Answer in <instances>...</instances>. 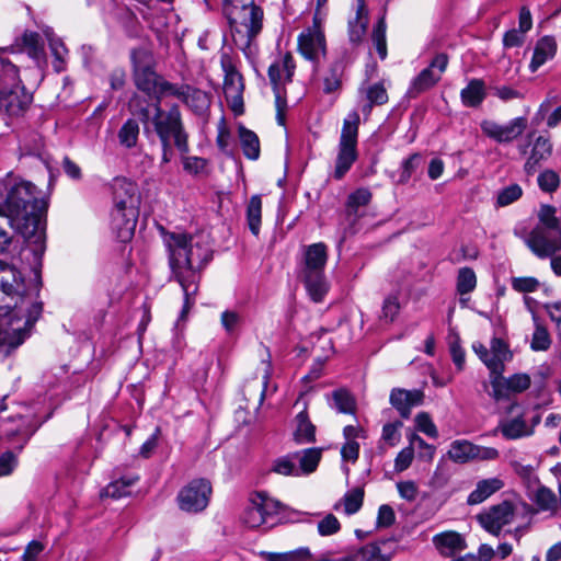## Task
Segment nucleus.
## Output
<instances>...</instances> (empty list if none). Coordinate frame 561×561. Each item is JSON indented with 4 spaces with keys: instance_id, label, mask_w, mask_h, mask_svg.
Wrapping results in <instances>:
<instances>
[{
    "instance_id": "1",
    "label": "nucleus",
    "mask_w": 561,
    "mask_h": 561,
    "mask_svg": "<svg viewBox=\"0 0 561 561\" xmlns=\"http://www.w3.org/2000/svg\"><path fill=\"white\" fill-rule=\"evenodd\" d=\"M33 255V279L25 280L23 273L12 263L0 260V317L9 318L10 322L23 320L27 329H32L43 312L39 291L43 286L42 267L46 243L42 237L31 241Z\"/></svg>"
},
{
    "instance_id": "2",
    "label": "nucleus",
    "mask_w": 561,
    "mask_h": 561,
    "mask_svg": "<svg viewBox=\"0 0 561 561\" xmlns=\"http://www.w3.org/2000/svg\"><path fill=\"white\" fill-rule=\"evenodd\" d=\"M171 271L170 280L176 282L184 294L180 320H184L195 304L203 271L211 261L210 248L186 233H169L164 240Z\"/></svg>"
},
{
    "instance_id": "3",
    "label": "nucleus",
    "mask_w": 561,
    "mask_h": 561,
    "mask_svg": "<svg viewBox=\"0 0 561 561\" xmlns=\"http://www.w3.org/2000/svg\"><path fill=\"white\" fill-rule=\"evenodd\" d=\"M4 203L0 205V216L7 218V225L16 227V230L31 243L42 237L46 243L43 216L46 211V202L38 197L36 186L20 180L8 184Z\"/></svg>"
},
{
    "instance_id": "4",
    "label": "nucleus",
    "mask_w": 561,
    "mask_h": 561,
    "mask_svg": "<svg viewBox=\"0 0 561 561\" xmlns=\"http://www.w3.org/2000/svg\"><path fill=\"white\" fill-rule=\"evenodd\" d=\"M128 108L142 123L146 134L153 131L160 142H173L181 154L188 153V134L176 104L163 110L161 105L150 104L139 93H134L129 99Z\"/></svg>"
},
{
    "instance_id": "5",
    "label": "nucleus",
    "mask_w": 561,
    "mask_h": 561,
    "mask_svg": "<svg viewBox=\"0 0 561 561\" xmlns=\"http://www.w3.org/2000/svg\"><path fill=\"white\" fill-rule=\"evenodd\" d=\"M524 242L539 259H547L561 251V220L557 208L542 204L538 211V224L524 237Z\"/></svg>"
},
{
    "instance_id": "6",
    "label": "nucleus",
    "mask_w": 561,
    "mask_h": 561,
    "mask_svg": "<svg viewBox=\"0 0 561 561\" xmlns=\"http://www.w3.org/2000/svg\"><path fill=\"white\" fill-rule=\"evenodd\" d=\"M32 100V94L21 84L18 67L0 58V111L9 116L23 115Z\"/></svg>"
},
{
    "instance_id": "7",
    "label": "nucleus",
    "mask_w": 561,
    "mask_h": 561,
    "mask_svg": "<svg viewBox=\"0 0 561 561\" xmlns=\"http://www.w3.org/2000/svg\"><path fill=\"white\" fill-rule=\"evenodd\" d=\"M131 77L136 89L149 103H152L159 89L162 75L156 70L157 60L149 45L134 47L129 53Z\"/></svg>"
},
{
    "instance_id": "8",
    "label": "nucleus",
    "mask_w": 561,
    "mask_h": 561,
    "mask_svg": "<svg viewBox=\"0 0 561 561\" xmlns=\"http://www.w3.org/2000/svg\"><path fill=\"white\" fill-rule=\"evenodd\" d=\"M327 245L322 242L309 245L305 251L302 278L306 289L314 302H321L329 290L324 276Z\"/></svg>"
},
{
    "instance_id": "9",
    "label": "nucleus",
    "mask_w": 561,
    "mask_h": 561,
    "mask_svg": "<svg viewBox=\"0 0 561 561\" xmlns=\"http://www.w3.org/2000/svg\"><path fill=\"white\" fill-rule=\"evenodd\" d=\"M264 12L261 7L253 4L244 10L228 13V22L233 44L247 54L252 42L263 28Z\"/></svg>"
},
{
    "instance_id": "10",
    "label": "nucleus",
    "mask_w": 561,
    "mask_h": 561,
    "mask_svg": "<svg viewBox=\"0 0 561 561\" xmlns=\"http://www.w3.org/2000/svg\"><path fill=\"white\" fill-rule=\"evenodd\" d=\"M359 122V114L356 111L351 112L343 122L333 172L335 180H342L358 158Z\"/></svg>"
},
{
    "instance_id": "11",
    "label": "nucleus",
    "mask_w": 561,
    "mask_h": 561,
    "mask_svg": "<svg viewBox=\"0 0 561 561\" xmlns=\"http://www.w3.org/2000/svg\"><path fill=\"white\" fill-rule=\"evenodd\" d=\"M211 492L209 480L204 478L192 480L178 493L180 510L190 514L203 512L208 506Z\"/></svg>"
},
{
    "instance_id": "12",
    "label": "nucleus",
    "mask_w": 561,
    "mask_h": 561,
    "mask_svg": "<svg viewBox=\"0 0 561 561\" xmlns=\"http://www.w3.org/2000/svg\"><path fill=\"white\" fill-rule=\"evenodd\" d=\"M448 65V55L445 53L437 54L428 67L423 69L411 82L407 95L410 99H415L420 94L428 91L435 87L442 79Z\"/></svg>"
},
{
    "instance_id": "13",
    "label": "nucleus",
    "mask_w": 561,
    "mask_h": 561,
    "mask_svg": "<svg viewBox=\"0 0 561 561\" xmlns=\"http://www.w3.org/2000/svg\"><path fill=\"white\" fill-rule=\"evenodd\" d=\"M528 126V119L519 116L511 119L505 125H500L493 121H483L481 129L485 136L500 144H508L523 135Z\"/></svg>"
},
{
    "instance_id": "14",
    "label": "nucleus",
    "mask_w": 561,
    "mask_h": 561,
    "mask_svg": "<svg viewBox=\"0 0 561 561\" xmlns=\"http://www.w3.org/2000/svg\"><path fill=\"white\" fill-rule=\"evenodd\" d=\"M298 50L307 60L313 64H319L320 55L325 54V36L317 19L313 20L312 26L307 27L299 34Z\"/></svg>"
},
{
    "instance_id": "15",
    "label": "nucleus",
    "mask_w": 561,
    "mask_h": 561,
    "mask_svg": "<svg viewBox=\"0 0 561 561\" xmlns=\"http://www.w3.org/2000/svg\"><path fill=\"white\" fill-rule=\"evenodd\" d=\"M514 517V508L511 502L503 501L493 505L488 511L477 516L480 525L490 534L499 536L502 528L510 524Z\"/></svg>"
},
{
    "instance_id": "16",
    "label": "nucleus",
    "mask_w": 561,
    "mask_h": 561,
    "mask_svg": "<svg viewBox=\"0 0 561 561\" xmlns=\"http://www.w3.org/2000/svg\"><path fill=\"white\" fill-rule=\"evenodd\" d=\"M114 208L139 210L140 193L135 182L126 178H115L112 183Z\"/></svg>"
},
{
    "instance_id": "17",
    "label": "nucleus",
    "mask_w": 561,
    "mask_h": 561,
    "mask_svg": "<svg viewBox=\"0 0 561 561\" xmlns=\"http://www.w3.org/2000/svg\"><path fill=\"white\" fill-rule=\"evenodd\" d=\"M389 401L402 419H409L411 410L423 404L424 392L420 389L393 388L390 392Z\"/></svg>"
},
{
    "instance_id": "18",
    "label": "nucleus",
    "mask_w": 561,
    "mask_h": 561,
    "mask_svg": "<svg viewBox=\"0 0 561 561\" xmlns=\"http://www.w3.org/2000/svg\"><path fill=\"white\" fill-rule=\"evenodd\" d=\"M139 210L114 208L111 214V228L121 242L129 241L135 232Z\"/></svg>"
},
{
    "instance_id": "19",
    "label": "nucleus",
    "mask_w": 561,
    "mask_h": 561,
    "mask_svg": "<svg viewBox=\"0 0 561 561\" xmlns=\"http://www.w3.org/2000/svg\"><path fill=\"white\" fill-rule=\"evenodd\" d=\"M432 541L437 551L445 558H451L467 548L463 536L453 530L436 534Z\"/></svg>"
},
{
    "instance_id": "20",
    "label": "nucleus",
    "mask_w": 561,
    "mask_h": 561,
    "mask_svg": "<svg viewBox=\"0 0 561 561\" xmlns=\"http://www.w3.org/2000/svg\"><path fill=\"white\" fill-rule=\"evenodd\" d=\"M552 153V144L549 138L539 136L535 139L530 154L525 162L524 170L527 175L537 172L541 162L546 161Z\"/></svg>"
},
{
    "instance_id": "21",
    "label": "nucleus",
    "mask_w": 561,
    "mask_h": 561,
    "mask_svg": "<svg viewBox=\"0 0 561 561\" xmlns=\"http://www.w3.org/2000/svg\"><path fill=\"white\" fill-rule=\"evenodd\" d=\"M501 433L505 439L513 440L522 437L531 436L534 434L533 427H528L524 416L517 415L511 420H502L499 425L493 430L492 434Z\"/></svg>"
},
{
    "instance_id": "22",
    "label": "nucleus",
    "mask_w": 561,
    "mask_h": 561,
    "mask_svg": "<svg viewBox=\"0 0 561 561\" xmlns=\"http://www.w3.org/2000/svg\"><path fill=\"white\" fill-rule=\"evenodd\" d=\"M364 0H358L356 15L348 21V41L352 45L358 46L367 32L368 16Z\"/></svg>"
},
{
    "instance_id": "23",
    "label": "nucleus",
    "mask_w": 561,
    "mask_h": 561,
    "mask_svg": "<svg viewBox=\"0 0 561 561\" xmlns=\"http://www.w3.org/2000/svg\"><path fill=\"white\" fill-rule=\"evenodd\" d=\"M557 53V42L553 36L546 35L536 43L534 55L529 64L531 72L538 70L545 62L552 59Z\"/></svg>"
},
{
    "instance_id": "24",
    "label": "nucleus",
    "mask_w": 561,
    "mask_h": 561,
    "mask_svg": "<svg viewBox=\"0 0 561 561\" xmlns=\"http://www.w3.org/2000/svg\"><path fill=\"white\" fill-rule=\"evenodd\" d=\"M392 538L381 539L358 548L355 553V561H391L393 552H382L381 546L391 542Z\"/></svg>"
},
{
    "instance_id": "25",
    "label": "nucleus",
    "mask_w": 561,
    "mask_h": 561,
    "mask_svg": "<svg viewBox=\"0 0 561 561\" xmlns=\"http://www.w3.org/2000/svg\"><path fill=\"white\" fill-rule=\"evenodd\" d=\"M373 194L368 188L360 187L351 193L345 205V213L348 220L355 221L363 215L360 208L366 207L371 201Z\"/></svg>"
},
{
    "instance_id": "26",
    "label": "nucleus",
    "mask_w": 561,
    "mask_h": 561,
    "mask_svg": "<svg viewBox=\"0 0 561 561\" xmlns=\"http://www.w3.org/2000/svg\"><path fill=\"white\" fill-rule=\"evenodd\" d=\"M182 102L196 115H204L210 106L211 96L209 93L188 84V91L184 92Z\"/></svg>"
},
{
    "instance_id": "27",
    "label": "nucleus",
    "mask_w": 561,
    "mask_h": 561,
    "mask_svg": "<svg viewBox=\"0 0 561 561\" xmlns=\"http://www.w3.org/2000/svg\"><path fill=\"white\" fill-rule=\"evenodd\" d=\"M485 96V84L482 79H471L460 92L461 102L467 107L480 106Z\"/></svg>"
},
{
    "instance_id": "28",
    "label": "nucleus",
    "mask_w": 561,
    "mask_h": 561,
    "mask_svg": "<svg viewBox=\"0 0 561 561\" xmlns=\"http://www.w3.org/2000/svg\"><path fill=\"white\" fill-rule=\"evenodd\" d=\"M529 499L537 506L538 512H550L554 514L559 508L556 493L546 485L540 484Z\"/></svg>"
},
{
    "instance_id": "29",
    "label": "nucleus",
    "mask_w": 561,
    "mask_h": 561,
    "mask_svg": "<svg viewBox=\"0 0 561 561\" xmlns=\"http://www.w3.org/2000/svg\"><path fill=\"white\" fill-rule=\"evenodd\" d=\"M502 488L503 481L497 478L481 480L477 483L476 489L469 494L467 503L469 505L480 504Z\"/></svg>"
},
{
    "instance_id": "30",
    "label": "nucleus",
    "mask_w": 561,
    "mask_h": 561,
    "mask_svg": "<svg viewBox=\"0 0 561 561\" xmlns=\"http://www.w3.org/2000/svg\"><path fill=\"white\" fill-rule=\"evenodd\" d=\"M297 427L294 438L298 444H311L316 442V426L309 420L307 409L296 415Z\"/></svg>"
},
{
    "instance_id": "31",
    "label": "nucleus",
    "mask_w": 561,
    "mask_h": 561,
    "mask_svg": "<svg viewBox=\"0 0 561 561\" xmlns=\"http://www.w3.org/2000/svg\"><path fill=\"white\" fill-rule=\"evenodd\" d=\"M238 134L243 154L250 160H257L261 152L257 135L243 125L238 127Z\"/></svg>"
},
{
    "instance_id": "32",
    "label": "nucleus",
    "mask_w": 561,
    "mask_h": 561,
    "mask_svg": "<svg viewBox=\"0 0 561 561\" xmlns=\"http://www.w3.org/2000/svg\"><path fill=\"white\" fill-rule=\"evenodd\" d=\"M36 431L37 426H35L31 421L21 417L20 424L15 428L5 432V438L11 443L19 439L21 444L16 447V450L18 453H21Z\"/></svg>"
},
{
    "instance_id": "33",
    "label": "nucleus",
    "mask_w": 561,
    "mask_h": 561,
    "mask_svg": "<svg viewBox=\"0 0 561 561\" xmlns=\"http://www.w3.org/2000/svg\"><path fill=\"white\" fill-rule=\"evenodd\" d=\"M345 65L342 59H336L330 65L327 76L323 78V92L331 94L342 88V78Z\"/></svg>"
},
{
    "instance_id": "34",
    "label": "nucleus",
    "mask_w": 561,
    "mask_h": 561,
    "mask_svg": "<svg viewBox=\"0 0 561 561\" xmlns=\"http://www.w3.org/2000/svg\"><path fill=\"white\" fill-rule=\"evenodd\" d=\"M21 41L27 55L36 62H41L45 59L43 41L37 32L25 31L21 37Z\"/></svg>"
},
{
    "instance_id": "35",
    "label": "nucleus",
    "mask_w": 561,
    "mask_h": 561,
    "mask_svg": "<svg viewBox=\"0 0 561 561\" xmlns=\"http://www.w3.org/2000/svg\"><path fill=\"white\" fill-rule=\"evenodd\" d=\"M476 444L467 439H458L451 443L448 457L457 463H466L474 460Z\"/></svg>"
},
{
    "instance_id": "36",
    "label": "nucleus",
    "mask_w": 561,
    "mask_h": 561,
    "mask_svg": "<svg viewBox=\"0 0 561 561\" xmlns=\"http://www.w3.org/2000/svg\"><path fill=\"white\" fill-rule=\"evenodd\" d=\"M30 331L31 329H27L25 325L22 329H14L12 332L0 328V351L10 353L15 350L24 342Z\"/></svg>"
},
{
    "instance_id": "37",
    "label": "nucleus",
    "mask_w": 561,
    "mask_h": 561,
    "mask_svg": "<svg viewBox=\"0 0 561 561\" xmlns=\"http://www.w3.org/2000/svg\"><path fill=\"white\" fill-rule=\"evenodd\" d=\"M250 502L257 505L267 519L278 514L284 508V505L279 501L272 499L263 491L255 492L250 497Z\"/></svg>"
},
{
    "instance_id": "38",
    "label": "nucleus",
    "mask_w": 561,
    "mask_h": 561,
    "mask_svg": "<svg viewBox=\"0 0 561 561\" xmlns=\"http://www.w3.org/2000/svg\"><path fill=\"white\" fill-rule=\"evenodd\" d=\"M260 556L265 561H307L312 554L309 548L302 547L288 552L262 551Z\"/></svg>"
},
{
    "instance_id": "39",
    "label": "nucleus",
    "mask_w": 561,
    "mask_h": 561,
    "mask_svg": "<svg viewBox=\"0 0 561 561\" xmlns=\"http://www.w3.org/2000/svg\"><path fill=\"white\" fill-rule=\"evenodd\" d=\"M262 219V199L260 195L251 196L247 206V221L250 231L257 236L260 233Z\"/></svg>"
},
{
    "instance_id": "40",
    "label": "nucleus",
    "mask_w": 561,
    "mask_h": 561,
    "mask_svg": "<svg viewBox=\"0 0 561 561\" xmlns=\"http://www.w3.org/2000/svg\"><path fill=\"white\" fill-rule=\"evenodd\" d=\"M322 457V449L320 448H307L299 453V476L301 473L309 474L316 471Z\"/></svg>"
},
{
    "instance_id": "41",
    "label": "nucleus",
    "mask_w": 561,
    "mask_h": 561,
    "mask_svg": "<svg viewBox=\"0 0 561 561\" xmlns=\"http://www.w3.org/2000/svg\"><path fill=\"white\" fill-rule=\"evenodd\" d=\"M139 130L138 122L134 118H128L118 130L119 144L127 149L134 148L138 141Z\"/></svg>"
},
{
    "instance_id": "42",
    "label": "nucleus",
    "mask_w": 561,
    "mask_h": 561,
    "mask_svg": "<svg viewBox=\"0 0 561 561\" xmlns=\"http://www.w3.org/2000/svg\"><path fill=\"white\" fill-rule=\"evenodd\" d=\"M185 91H188V84L178 85L169 82L164 79V77H162V79L160 80L159 89L151 104L161 105V101L164 96H175L182 101Z\"/></svg>"
},
{
    "instance_id": "43",
    "label": "nucleus",
    "mask_w": 561,
    "mask_h": 561,
    "mask_svg": "<svg viewBox=\"0 0 561 561\" xmlns=\"http://www.w3.org/2000/svg\"><path fill=\"white\" fill-rule=\"evenodd\" d=\"M387 24L385 18H380L374 25L371 31V42L377 50V54L381 60H385L388 55L387 41H386Z\"/></svg>"
},
{
    "instance_id": "44",
    "label": "nucleus",
    "mask_w": 561,
    "mask_h": 561,
    "mask_svg": "<svg viewBox=\"0 0 561 561\" xmlns=\"http://www.w3.org/2000/svg\"><path fill=\"white\" fill-rule=\"evenodd\" d=\"M333 407L339 413L354 414L356 401L346 389H337L332 392Z\"/></svg>"
},
{
    "instance_id": "45",
    "label": "nucleus",
    "mask_w": 561,
    "mask_h": 561,
    "mask_svg": "<svg viewBox=\"0 0 561 561\" xmlns=\"http://www.w3.org/2000/svg\"><path fill=\"white\" fill-rule=\"evenodd\" d=\"M477 286V276L471 267L459 268L456 280L457 293L461 296L470 294Z\"/></svg>"
},
{
    "instance_id": "46",
    "label": "nucleus",
    "mask_w": 561,
    "mask_h": 561,
    "mask_svg": "<svg viewBox=\"0 0 561 561\" xmlns=\"http://www.w3.org/2000/svg\"><path fill=\"white\" fill-rule=\"evenodd\" d=\"M364 495L365 492L363 486H356L344 494L343 504L346 515H353L362 508Z\"/></svg>"
},
{
    "instance_id": "47",
    "label": "nucleus",
    "mask_w": 561,
    "mask_h": 561,
    "mask_svg": "<svg viewBox=\"0 0 561 561\" xmlns=\"http://www.w3.org/2000/svg\"><path fill=\"white\" fill-rule=\"evenodd\" d=\"M504 370H500L499 374H490V383L492 387V392L490 396L494 399V401L499 402L504 399H508L512 393L511 388L507 387V380L503 377Z\"/></svg>"
},
{
    "instance_id": "48",
    "label": "nucleus",
    "mask_w": 561,
    "mask_h": 561,
    "mask_svg": "<svg viewBox=\"0 0 561 561\" xmlns=\"http://www.w3.org/2000/svg\"><path fill=\"white\" fill-rule=\"evenodd\" d=\"M267 75L275 94L276 108L277 111H279V108L285 111L286 100L280 95V65L278 62H273L268 67Z\"/></svg>"
},
{
    "instance_id": "49",
    "label": "nucleus",
    "mask_w": 561,
    "mask_h": 561,
    "mask_svg": "<svg viewBox=\"0 0 561 561\" xmlns=\"http://www.w3.org/2000/svg\"><path fill=\"white\" fill-rule=\"evenodd\" d=\"M298 456L299 453L297 451L275 459L272 471L283 476H299V470L295 465V459Z\"/></svg>"
},
{
    "instance_id": "50",
    "label": "nucleus",
    "mask_w": 561,
    "mask_h": 561,
    "mask_svg": "<svg viewBox=\"0 0 561 561\" xmlns=\"http://www.w3.org/2000/svg\"><path fill=\"white\" fill-rule=\"evenodd\" d=\"M539 188L548 194L554 193L561 183L560 175L551 169H546L537 178Z\"/></svg>"
},
{
    "instance_id": "51",
    "label": "nucleus",
    "mask_w": 561,
    "mask_h": 561,
    "mask_svg": "<svg viewBox=\"0 0 561 561\" xmlns=\"http://www.w3.org/2000/svg\"><path fill=\"white\" fill-rule=\"evenodd\" d=\"M536 328L533 334L530 347L534 351H547L551 345V339L547 329L541 325L536 318Z\"/></svg>"
},
{
    "instance_id": "52",
    "label": "nucleus",
    "mask_w": 561,
    "mask_h": 561,
    "mask_svg": "<svg viewBox=\"0 0 561 561\" xmlns=\"http://www.w3.org/2000/svg\"><path fill=\"white\" fill-rule=\"evenodd\" d=\"M522 195L523 190L518 184H510L508 186H505L501 191H499L496 205L500 207L507 206L519 199Z\"/></svg>"
},
{
    "instance_id": "53",
    "label": "nucleus",
    "mask_w": 561,
    "mask_h": 561,
    "mask_svg": "<svg viewBox=\"0 0 561 561\" xmlns=\"http://www.w3.org/2000/svg\"><path fill=\"white\" fill-rule=\"evenodd\" d=\"M421 159L420 153H413L402 161L398 184H407L409 182L412 174L419 168Z\"/></svg>"
},
{
    "instance_id": "54",
    "label": "nucleus",
    "mask_w": 561,
    "mask_h": 561,
    "mask_svg": "<svg viewBox=\"0 0 561 561\" xmlns=\"http://www.w3.org/2000/svg\"><path fill=\"white\" fill-rule=\"evenodd\" d=\"M472 348L483 364L489 368L490 374H499L500 370H504V365H500L497 362L493 360L491 350L489 351L482 343H474Z\"/></svg>"
},
{
    "instance_id": "55",
    "label": "nucleus",
    "mask_w": 561,
    "mask_h": 561,
    "mask_svg": "<svg viewBox=\"0 0 561 561\" xmlns=\"http://www.w3.org/2000/svg\"><path fill=\"white\" fill-rule=\"evenodd\" d=\"M243 523L250 527V528H256L260 527L263 524H266L268 520L263 515L260 507L253 503L250 502L249 507L243 513Z\"/></svg>"
},
{
    "instance_id": "56",
    "label": "nucleus",
    "mask_w": 561,
    "mask_h": 561,
    "mask_svg": "<svg viewBox=\"0 0 561 561\" xmlns=\"http://www.w3.org/2000/svg\"><path fill=\"white\" fill-rule=\"evenodd\" d=\"M491 354L493 360L500 365H504L505 360L511 359L512 354L506 342L500 337H493L491 341Z\"/></svg>"
},
{
    "instance_id": "57",
    "label": "nucleus",
    "mask_w": 561,
    "mask_h": 561,
    "mask_svg": "<svg viewBox=\"0 0 561 561\" xmlns=\"http://www.w3.org/2000/svg\"><path fill=\"white\" fill-rule=\"evenodd\" d=\"M16 227L4 228L0 226V255L10 254L18 248V241L14 239L12 230Z\"/></svg>"
},
{
    "instance_id": "58",
    "label": "nucleus",
    "mask_w": 561,
    "mask_h": 561,
    "mask_svg": "<svg viewBox=\"0 0 561 561\" xmlns=\"http://www.w3.org/2000/svg\"><path fill=\"white\" fill-rule=\"evenodd\" d=\"M366 99L377 106L388 102V93L382 82H377L366 89Z\"/></svg>"
},
{
    "instance_id": "59",
    "label": "nucleus",
    "mask_w": 561,
    "mask_h": 561,
    "mask_svg": "<svg viewBox=\"0 0 561 561\" xmlns=\"http://www.w3.org/2000/svg\"><path fill=\"white\" fill-rule=\"evenodd\" d=\"M415 425L417 431L424 433L431 438H437L438 437V431L436 425L433 423L431 416L426 412H420L415 416Z\"/></svg>"
},
{
    "instance_id": "60",
    "label": "nucleus",
    "mask_w": 561,
    "mask_h": 561,
    "mask_svg": "<svg viewBox=\"0 0 561 561\" xmlns=\"http://www.w3.org/2000/svg\"><path fill=\"white\" fill-rule=\"evenodd\" d=\"M409 443L411 446H416L419 451V457L423 460L431 461L435 454V447L433 445L427 444L421 436L415 433H412L409 436Z\"/></svg>"
},
{
    "instance_id": "61",
    "label": "nucleus",
    "mask_w": 561,
    "mask_h": 561,
    "mask_svg": "<svg viewBox=\"0 0 561 561\" xmlns=\"http://www.w3.org/2000/svg\"><path fill=\"white\" fill-rule=\"evenodd\" d=\"M400 311V302L397 295H389L385 298L381 309V318L392 322Z\"/></svg>"
},
{
    "instance_id": "62",
    "label": "nucleus",
    "mask_w": 561,
    "mask_h": 561,
    "mask_svg": "<svg viewBox=\"0 0 561 561\" xmlns=\"http://www.w3.org/2000/svg\"><path fill=\"white\" fill-rule=\"evenodd\" d=\"M183 169L192 175H198L206 171L208 161L202 157H183L182 159Z\"/></svg>"
},
{
    "instance_id": "63",
    "label": "nucleus",
    "mask_w": 561,
    "mask_h": 561,
    "mask_svg": "<svg viewBox=\"0 0 561 561\" xmlns=\"http://www.w3.org/2000/svg\"><path fill=\"white\" fill-rule=\"evenodd\" d=\"M341 529V524L339 519L333 514L325 515L318 523V533L322 537L331 536L339 533Z\"/></svg>"
},
{
    "instance_id": "64",
    "label": "nucleus",
    "mask_w": 561,
    "mask_h": 561,
    "mask_svg": "<svg viewBox=\"0 0 561 561\" xmlns=\"http://www.w3.org/2000/svg\"><path fill=\"white\" fill-rule=\"evenodd\" d=\"M244 84L240 73H232L224 78L225 96L236 93H243Z\"/></svg>"
}]
</instances>
